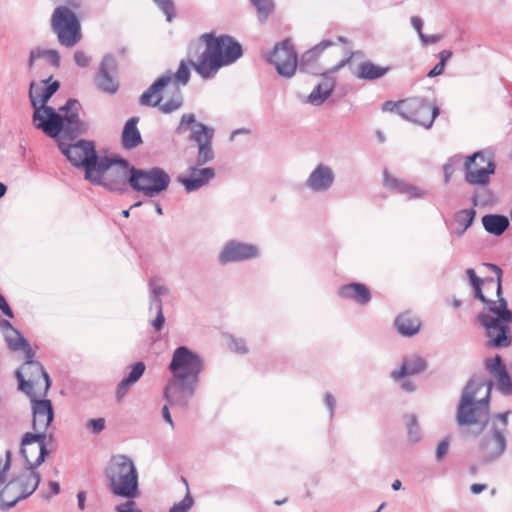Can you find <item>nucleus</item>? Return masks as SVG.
Returning <instances> with one entry per match:
<instances>
[{"label": "nucleus", "instance_id": "1", "mask_svg": "<svg viewBox=\"0 0 512 512\" xmlns=\"http://www.w3.org/2000/svg\"><path fill=\"white\" fill-rule=\"evenodd\" d=\"M495 278H479L474 269L466 271L469 282L474 290L475 298L483 302L490 313L477 316L478 322L485 329L488 343L495 348H506L512 343L508 323L512 322V312L507 303L500 297L502 270L494 264H486Z\"/></svg>", "mask_w": 512, "mask_h": 512}, {"label": "nucleus", "instance_id": "2", "mask_svg": "<svg viewBox=\"0 0 512 512\" xmlns=\"http://www.w3.org/2000/svg\"><path fill=\"white\" fill-rule=\"evenodd\" d=\"M52 74L40 81L39 84L32 82L29 89V98L34 107L33 123L37 129L42 130L49 137H56L61 132L67 136H78L85 132L86 125L80 121L77 112H70L76 108V101H68L61 110L64 115L56 113L52 107L46 106V102L59 89V82L49 83Z\"/></svg>", "mask_w": 512, "mask_h": 512}, {"label": "nucleus", "instance_id": "3", "mask_svg": "<svg viewBox=\"0 0 512 512\" xmlns=\"http://www.w3.org/2000/svg\"><path fill=\"white\" fill-rule=\"evenodd\" d=\"M241 45L229 35L204 33L188 47V56L198 55L195 71L204 79L212 78L220 68L234 63L242 56Z\"/></svg>", "mask_w": 512, "mask_h": 512}, {"label": "nucleus", "instance_id": "4", "mask_svg": "<svg viewBox=\"0 0 512 512\" xmlns=\"http://www.w3.org/2000/svg\"><path fill=\"white\" fill-rule=\"evenodd\" d=\"M169 369L173 379L165 388V399L170 405L186 407L203 370L202 359L187 347L181 346L174 351Z\"/></svg>", "mask_w": 512, "mask_h": 512}, {"label": "nucleus", "instance_id": "5", "mask_svg": "<svg viewBox=\"0 0 512 512\" xmlns=\"http://www.w3.org/2000/svg\"><path fill=\"white\" fill-rule=\"evenodd\" d=\"M491 383L471 381L465 387L457 410V423L460 426L481 425V431L488 417V400Z\"/></svg>", "mask_w": 512, "mask_h": 512}, {"label": "nucleus", "instance_id": "6", "mask_svg": "<svg viewBox=\"0 0 512 512\" xmlns=\"http://www.w3.org/2000/svg\"><path fill=\"white\" fill-rule=\"evenodd\" d=\"M107 478L113 494L127 498L139 495L138 473L131 458L125 455L114 456L107 469Z\"/></svg>", "mask_w": 512, "mask_h": 512}, {"label": "nucleus", "instance_id": "7", "mask_svg": "<svg viewBox=\"0 0 512 512\" xmlns=\"http://www.w3.org/2000/svg\"><path fill=\"white\" fill-rule=\"evenodd\" d=\"M134 167L124 160L100 159L94 169H88L87 180L101 184L110 190L121 191L130 185Z\"/></svg>", "mask_w": 512, "mask_h": 512}, {"label": "nucleus", "instance_id": "8", "mask_svg": "<svg viewBox=\"0 0 512 512\" xmlns=\"http://www.w3.org/2000/svg\"><path fill=\"white\" fill-rule=\"evenodd\" d=\"M509 412L501 413L483 426V439L479 445V457L484 463H490L499 458L506 447L504 432L507 429Z\"/></svg>", "mask_w": 512, "mask_h": 512}, {"label": "nucleus", "instance_id": "9", "mask_svg": "<svg viewBox=\"0 0 512 512\" xmlns=\"http://www.w3.org/2000/svg\"><path fill=\"white\" fill-rule=\"evenodd\" d=\"M19 389L30 398L46 395L50 379L43 366L34 357L25 358L23 365L16 371Z\"/></svg>", "mask_w": 512, "mask_h": 512}, {"label": "nucleus", "instance_id": "10", "mask_svg": "<svg viewBox=\"0 0 512 512\" xmlns=\"http://www.w3.org/2000/svg\"><path fill=\"white\" fill-rule=\"evenodd\" d=\"M51 28L60 45L71 48L82 39L81 24L70 8L57 6L51 15Z\"/></svg>", "mask_w": 512, "mask_h": 512}, {"label": "nucleus", "instance_id": "11", "mask_svg": "<svg viewBox=\"0 0 512 512\" xmlns=\"http://www.w3.org/2000/svg\"><path fill=\"white\" fill-rule=\"evenodd\" d=\"M169 183V175L160 168L150 170L134 168L130 177L132 189L148 197H154L165 191Z\"/></svg>", "mask_w": 512, "mask_h": 512}, {"label": "nucleus", "instance_id": "12", "mask_svg": "<svg viewBox=\"0 0 512 512\" xmlns=\"http://www.w3.org/2000/svg\"><path fill=\"white\" fill-rule=\"evenodd\" d=\"M172 83L171 75H163L154 82L140 97V104L143 106H159L163 113H171L179 109L182 105V97L180 91L173 93L171 99L161 104L163 100V91L170 87Z\"/></svg>", "mask_w": 512, "mask_h": 512}, {"label": "nucleus", "instance_id": "13", "mask_svg": "<svg viewBox=\"0 0 512 512\" xmlns=\"http://www.w3.org/2000/svg\"><path fill=\"white\" fill-rule=\"evenodd\" d=\"M464 166L465 181L471 185L485 186L495 173L493 156L485 151H478L468 156Z\"/></svg>", "mask_w": 512, "mask_h": 512}, {"label": "nucleus", "instance_id": "14", "mask_svg": "<svg viewBox=\"0 0 512 512\" xmlns=\"http://www.w3.org/2000/svg\"><path fill=\"white\" fill-rule=\"evenodd\" d=\"M65 137L74 139L76 136L71 137L63 133L62 138ZM59 149L74 166L83 167L85 169L86 179L88 169H94L99 162L95 147L91 142L81 140L75 144H67L61 139Z\"/></svg>", "mask_w": 512, "mask_h": 512}, {"label": "nucleus", "instance_id": "15", "mask_svg": "<svg viewBox=\"0 0 512 512\" xmlns=\"http://www.w3.org/2000/svg\"><path fill=\"white\" fill-rule=\"evenodd\" d=\"M52 440L44 435L28 432L21 442V454L25 458L27 468L35 469L41 465L47 455L46 445Z\"/></svg>", "mask_w": 512, "mask_h": 512}, {"label": "nucleus", "instance_id": "16", "mask_svg": "<svg viewBox=\"0 0 512 512\" xmlns=\"http://www.w3.org/2000/svg\"><path fill=\"white\" fill-rule=\"evenodd\" d=\"M269 61L275 66L277 72L284 77H291L297 69V54L289 40L275 45Z\"/></svg>", "mask_w": 512, "mask_h": 512}, {"label": "nucleus", "instance_id": "17", "mask_svg": "<svg viewBox=\"0 0 512 512\" xmlns=\"http://www.w3.org/2000/svg\"><path fill=\"white\" fill-rule=\"evenodd\" d=\"M31 408L33 414L32 433L44 435L49 437V440H53L51 422L54 417V411L51 401L47 399L31 398Z\"/></svg>", "mask_w": 512, "mask_h": 512}, {"label": "nucleus", "instance_id": "18", "mask_svg": "<svg viewBox=\"0 0 512 512\" xmlns=\"http://www.w3.org/2000/svg\"><path fill=\"white\" fill-rule=\"evenodd\" d=\"M214 131L202 123L192 127L190 139L198 145L197 163L203 165L214 158L212 138Z\"/></svg>", "mask_w": 512, "mask_h": 512}, {"label": "nucleus", "instance_id": "19", "mask_svg": "<svg viewBox=\"0 0 512 512\" xmlns=\"http://www.w3.org/2000/svg\"><path fill=\"white\" fill-rule=\"evenodd\" d=\"M259 250L256 246L247 243L231 241L227 243L219 255V260L223 264L230 262L244 261L256 258Z\"/></svg>", "mask_w": 512, "mask_h": 512}, {"label": "nucleus", "instance_id": "20", "mask_svg": "<svg viewBox=\"0 0 512 512\" xmlns=\"http://www.w3.org/2000/svg\"><path fill=\"white\" fill-rule=\"evenodd\" d=\"M215 176L213 168H195L191 167L188 170L187 176H180L179 182L183 184L188 192L199 189L206 185Z\"/></svg>", "mask_w": 512, "mask_h": 512}, {"label": "nucleus", "instance_id": "21", "mask_svg": "<svg viewBox=\"0 0 512 512\" xmlns=\"http://www.w3.org/2000/svg\"><path fill=\"white\" fill-rule=\"evenodd\" d=\"M115 61L110 55L105 56L99 69V73L96 77L97 87L106 93L114 94L118 90V83L109 74V70L114 68Z\"/></svg>", "mask_w": 512, "mask_h": 512}, {"label": "nucleus", "instance_id": "22", "mask_svg": "<svg viewBox=\"0 0 512 512\" xmlns=\"http://www.w3.org/2000/svg\"><path fill=\"white\" fill-rule=\"evenodd\" d=\"M485 365L489 373L496 379L499 389L504 393H511L510 375L502 363L501 357L496 355L494 358L487 359Z\"/></svg>", "mask_w": 512, "mask_h": 512}, {"label": "nucleus", "instance_id": "23", "mask_svg": "<svg viewBox=\"0 0 512 512\" xmlns=\"http://www.w3.org/2000/svg\"><path fill=\"white\" fill-rule=\"evenodd\" d=\"M485 365L489 373L496 379L499 389L504 393H511L510 375L502 363L501 357L496 355L494 358L487 359Z\"/></svg>", "mask_w": 512, "mask_h": 512}, {"label": "nucleus", "instance_id": "24", "mask_svg": "<svg viewBox=\"0 0 512 512\" xmlns=\"http://www.w3.org/2000/svg\"><path fill=\"white\" fill-rule=\"evenodd\" d=\"M52 67L57 69L60 66V55L57 50H33L30 53L29 68L34 67L44 68Z\"/></svg>", "mask_w": 512, "mask_h": 512}, {"label": "nucleus", "instance_id": "25", "mask_svg": "<svg viewBox=\"0 0 512 512\" xmlns=\"http://www.w3.org/2000/svg\"><path fill=\"white\" fill-rule=\"evenodd\" d=\"M341 298L352 300L360 305H366L371 300V292L362 283H350L342 286L339 290Z\"/></svg>", "mask_w": 512, "mask_h": 512}, {"label": "nucleus", "instance_id": "26", "mask_svg": "<svg viewBox=\"0 0 512 512\" xmlns=\"http://www.w3.org/2000/svg\"><path fill=\"white\" fill-rule=\"evenodd\" d=\"M327 48H333V53L342 52V58L339 60V62L333 66V68L330 69V72H335L338 69L345 66L352 58V53L343 46H337L332 41L324 40L320 42L318 45H316L314 48H312L309 51V54L312 57L320 56Z\"/></svg>", "mask_w": 512, "mask_h": 512}, {"label": "nucleus", "instance_id": "27", "mask_svg": "<svg viewBox=\"0 0 512 512\" xmlns=\"http://www.w3.org/2000/svg\"><path fill=\"white\" fill-rule=\"evenodd\" d=\"M13 483H17L19 490L23 497L26 498L31 495L40 483V475L35 469L26 468L16 478L12 479Z\"/></svg>", "mask_w": 512, "mask_h": 512}, {"label": "nucleus", "instance_id": "28", "mask_svg": "<svg viewBox=\"0 0 512 512\" xmlns=\"http://www.w3.org/2000/svg\"><path fill=\"white\" fill-rule=\"evenodd\" d=\"M4 338L11 351H22L24 358L35 357L31 346L18 330L10 329L9 332H5Z\"/></svg>", "mask_w": 512, "mask_h": 512}, {"label": "nucleus", "instance_id": "29", "mask_svg": "<svg viewBox=\"0 0 512 512\" xmlns=\"http://www.w3.org/2000/svg\"><path fill=\"white\" fill-rule=\"evenodd\" d=\"M395 326L401 335L413 336L419 332L421 322L410 311H405L396 318Z\"/></svg>", "mask_w": 512, "mask_h": 512}, {"label": "nucleus", "instance_id": "30", "mask_svg": "<svg viewBox=\"0 0 512 512\" xmlns=\"http://www.w3.org/2000/svg\"><path fill=\"white\" fill-rule=\"evenodd\" d=\"M333 173L330 168L319 165L310 175L308 186L314 190H325L333 182Z\"/></svg>", "mask_w": 512, "mask_h": 512}, {"label": "nucleus", "instance_id": "31", "mask_svg": "<svg viewBox=\"0 0 512 512\" xmlns=\"http://www.w3.org/2000/svg\"><path fill=\"white\" fill-rule=\"evenodd\" d=\"M425 361L418 356H411L406 358L399 370L392 372V378L399 380L406 376L416 375L424 370Z\"/></svg>", "mask_w": 512, "mask_h": 512}, {"label": "nucleus", "instance_id": "32", "mask_svg": "<svg viewBox=\"0 0 512 512\" xmlns=\"http://www.w3.org/2000/svg\"><path fill=\"white\" fill-rule=\"evenodd\" d=\"M417 109V114L413 115V122L425 128H430L435 117L439 114L438 107L421 99V107Z\"/></svg>", "mask_w": 512, "mask_h": 512}, {"label": "nucleus", "instance_id": "33", "mask_svg": "<svg viewBox=\"0 0 512 512\" xmlns=\"http://www.w3.org/2000/svg\"><path fill=\"white\" fill-rule=\"evenodd\" d=\"M138 118L133 117L129 119L122 132V145L126 149H132L138 146L141 142V135L137 128Z\"/></svg>", "mask_w": 512, "mask_h": 512}, {"label": "nucleus", "instance_id": "34", "mask_svg": "<svg viewBox=\"0 0 512 512\" xmlns=\"http://www.w3.org/2000/svg\"><path fill=\"white\" fill-rule=\"evenodd\" d=\"M387 71V67L376 65L372 61H365L358 65L355 76L359 79L375 80L383 77Z\"/></svg>", "mask_w": 512, "mask_h": 512}, {"label": "nucleus", "instance_id": "35", "mask_svg": "<svg viewBox=\"0 0 512 512\" xmlns=\"http://www.w3.org/2000/svg\"><path fill=\"white\" fill-rule=\"evenodd\" d=\"M21 499H24L23 494H21L17 483H13L12 480L0 491V505L3 508H10Z\"/></svg>", "mask_w": 512, "mask_h": 512}, {"label": "nucleus", "instance_id": "36", "mask_svg": "<svg viewBox=\"0 0 512 512\" xmlns=\"http://www.w3.org/2000/svg\"><path fill=\"white\" fill-rule=\"evenodd\" d=\"M482 223L484 228L494 235L502 234L509 225L508 219L501 215H485Z\"/></svg>", "mask_w": 512, "mask_h": 512}, {"label": "nucleus", "instance_id": "37", "mask_svg": "<svg viewBox=\"0 0 512 512\" xmlns=\"http://www.w3.org/2000/svg\"><path fill=\"white\" fill-rule=\"evenodd\" d=\"M474 218L475 211L473 209H464L457 212L454 217L455 232L462 235L470 227Z\"/></svg>", "mask_w": 512, "mask_h": 512}, {"label": "nucleus", "instance_id": "38", "mask_svg": "<svg viewBox=\"0 0 512 512\" xmlns=\"http://www.w3.org/2000/svg\"><path fill=\"white\" fill-rule=\"evenodd\" d=\"M167 75H170V73H168ZM171 76H172V83L170 84V86H172L175 90V93H177V91H179L178 85L184 86L189 82V79H190L189 63L182 60L179 64V67H178V70L176 71V73L171 74Z\"/></svg>", "mask_w": 512, "mask_h": 512}, {"label": "nucleus", "instance_id": "39", "mask_svg": "<svg viewBox=\"0 0 512 512\" xmlns=\"http://www.w3.org/2000/svg\"><path fill=\"white\" fill-rule=\"evenodd\" d=\"M332 85L329 83L319 84L309 95L311 103H322L331 93Z\"/></svg>", "mask_w": 512, "mask_h": 512}, {"label": "nucleus", "instance_id": "40", "mask_svg": "<svg viewBox=\"0 0 512 512\" xmlns=\"http://www.w3.org/2000/svg\"><path fill=\"white\" fill-rule=\"evenodd\" d=\"M11 467V453L9 450H0V487L7 481Z\"/></svg>", "mask_w": 512, "mask_h": 512}, {"label": "nucleus", "instance_id": "41", "mask_svg": "<svg viewBox=\"0 0 512 512\" xmlns=\"http://www.w3.org/2000/svg\"><path fill=\"white\" fill-rule=\"evenodd\" d=\"M251 2L255 6L261 21H265L274 10L271 0H251Z\"/></svg>", "mask_w": 512, "mask_h": 512}, {"label": "nucleus", "instance_id": "42", "mask_svg": "<svg viewBox=\"0 0 512 512\" xmlns=\"http://www.w3.org/2000/svg\"><path fill=\"white\" fill-rule=\"evenodd\" d=\"M421 107V98H410L405 99V104H403V113L402 117L406 120L413 122V115L417 114V108Z\"/></svg>", "mask_w": 512, "mask_h": 512}, {"label": "nucleus", "instance_id": "43", "mask_svg": "<svg viewBox=\"0 0 512 512\" xmlns=\"http://www.w3.org/2000/svg\"><path fill=\"white\" fill-rule=\"evenodd\" d=\"M452 51L450 50H442L438 57L440 59L439 63H437L427 74L428 77H436L441 75L444 72L446 62L451 58Z\"/></svg>", "mask_w": 512, "mask_h": 512}, {"label": "nucleus", "instance_id": "44", "mask_svg": "<svg viewBox=\"0 0 512 512\" xmlns=\"http://www.w3.org/2000/svg\"><path fill=\"white\" fill-rule=\"evenodd\" d=\"M194 504V499L190 495L189 490L187 489V493L185 497L177 504H175L170 512H188Z\"/></svg>", "mask_w": 512, "mask_h": 512}, {"label": "nucleus", "instance_id": "45", "mask_svg": "<svg viewBox=\"0 0 512 512\" xmlns=\"http://www.w3.org/2000/svg\"><path fill=\"white\" fill-rule=\"evenodd\" d=\"M399 193L404 194L408 199H415L423 196V191L420 188L406 182L401 186Z\"/></svg>", "mask_w": 512, "mask_h": 512}, {"label": "nucleus", "instance_id": "46", "mask_svg": "<svg viewBox=\"0 0 512 512\" xmlns=\"http://www.w3.org/2000/svg\"><path fill=\"white\" fill-rule=\"evenodd\" d=\"M403 183H404V181L393 177L392 175H390V173L387 170L384 171L383 184L386 188H388L390 190H394L399 193Z\"/></svg>", "mask_w": 512, "mask_h": 512}, {"label": "nucleus", "instance_id": "47", "mask_svg": "<svg viewBox=\"0 0 512 512\" xmlns=\"http://www.w3.org/2000/svg\"><path fill=\"white\" fill-rule=\"evenodd\" d=\"M145 364L143 362H137L132 366L129 375L126 377L131 384L136 383L144 374Z\"/></svg>", "mask_w": 512, "mask_h": 512}, {"label": "nucleus", "instance_id": "48", "mask_svg": "<svg viewBox=\"0 0 512 512\" xmlns=\"http://www.w3.org/2000/svg\"><path fill=\"white\" fill-rule=\"evenodd\" d=\"M197 124L195 121V116L193 114H184L181 117L180 123L177 127V133H183L188 129L192 130V127Z\"/></svg>", "mask_w": 512, "mask_h": 512}, {"label": "nucleus", "instance_id": "49", "mask_svg": "<svg viewBox=\"0 0 512 512\" xmlns=\"http://www.w3.org/2000/svg\"><path fill=\"white\" fill-rule=\"evenodd\" d=\"M403 104H405V100L386 101L382 105V111L383 112H397L402 117Z\"/></svg>", "mask_w": 512, "mask_h": 512}, {"label": "nucleus", "instance_id": "50", "mask_svg": "<svg viewBox=\"0 0 512 512\" xmlns=\"http://www.w3.org/2000/svg\"><path fill=\"white\" fill-rule=\"evenodd\" d=\"M156 306V310H157V316L156 318L151 322L152 326L154 327V329L156 331H160L163 326H164V323H165V317L163 315V312H162V305H161V301L158 300L155 304Z\"/></svg>", "mask_w": 512, "mask_h": 512}, {"label": "nucleus", "instance_id": "51", "mask_svg": "<svg viewBox=\"0 0 512 512\" xmlns=\"http://www.w3.org/2000/svg\"><path fill=\"white\" fill-rule=\"evenodd\" d=\"M131 385L132 384L128 381L126 377L122 379V381L118 384L116 389V397L118 400H121L126 395Z\"/></svg>", "mask_w": 512, "mask_h": 512}, {"label": "nucleus", "instance_id": "52", "mask_svg": "<svg viewBox=\"0 0 512 512\" xmlns=\"http://www.w3.org/2000/svg\"><path fill=\"white\" fill-rule=\"evenodd\" d=\"M87 426L96 434L100 433L105 428V419L97 418L91 419Z\"/></svg>", "mask_w": 512, "mask_h": 512}, {"label": "nucleus", "instance_id": "53", "mask_svg": "<svg viewBox=\"0 0 512 512\" xmlns=\"http://www.w3.org/2000/svg\"><path fill=\"white\" fill-rule=\"evenodd\" d=\"M61 4L59 6H66L70 8L74 13L77 14V11L82 7L84 0H60Z\"/></svg>", "mask_w": 512, "mask_h": 512}, {"label": "nucleus", "instance_id": "54", "mask_svg": "<svg viewBox=\"0 0 512 512\" xmlns=\"http://www.w3.org/2000/svg\"><path fill=\"white\" fill-rule=\"evenodd\" d=\"M165 13L167 20L170 21L174 16V4L171 0H166L162 5L159 6Z\"/></svg>", "mask_w": 512, "mask_h": 512}, {"label": "nucleus", "instance_id": "55", "mask_svg": "<svg viewBox=\"0 0 512 512\" xmlns=\"http://www.w3.org/2000/svg\"><path fill=\"white\" fill-rule=\"evenodd\" d=\"M135 502L134 501H127L121 505H118L116 507L117 512H141L140 510L135 508Z\"/></svg>", "mask_w": 512, "mask_h": 512}, {"label": "nucleus", "instance_id": "56", "mask_svg": "<svg viewBox=\"0 0 512 512\" xmlns=\"http://www.w3.org/2000/svg\"><path fill=\"white\" fill-rule=\"evenodd\" d=\"M74 60L80 67H85L89 63V57L83 51L75 52Z\"/></svg>", "mask_w": 512, "mask_h": 512}, {"label": "nucleus", "instance_id": "57", "mask_svg": "<svg viewBox=\"0 0 512 512\" xmlns=\"http://www.w3.org/2000/svg\"><path fill=\"white\" fill-rule=\"evenodd\" d=\"M444 171V180L445 183H448L454 173V161L451 159L448 163L443 166Z\"/></svg>", "mask_w": 512, "mask_h": 512}, {"label": "nucleus", "instance_id": "58", "mask_svg": "<svg viewBox=\"0 0 512 512\" xmlns=\"http://www.w3.org/2000/svg\"><path fill=\"white\" fill-rule=\"evenodd\" d=\"M449 449V442L447 440H443L439 443L437 449H436V456L438 459L443 458Z\"/></svg>", "mask_w": 512, "mask_h": 512}, {"label": "nucleus", "instance_id": "59", "mask_svg": "<svg viewBox=\"0 0 512 512\" xmlns=\"http://www.w3.org/2000/svg\"><path fill=\"white\" fill-rule=\"evenodd\" d=\"M0 310L9 318H13L14 314L6 302L5 298L0 294Z\"/></svg>", "mask_w": 512, "mask_h": 512}, {"label": "nucleus", "instance_id": "60", "mask_svg": "<svg viewBox=\"0 0 512 512\" xmlns=\"http://www.w3.org/2000/svg\"><path fill=\"white\" fill-rule=\"evenodd\" d=\"M420 38L424 43H435L440 40L439 35L426 36L423 33H420Z\"/></svg>", "mask_w": 512, "mask_h": 512}, {"label": "nucleus", "instance_id": "61", "mask_svg": "<svg viewBox=\"0 0 512 512\" xmlns=\"http://www.w3.org/2000/svg\"><path fill=\"white\" fill-rule=\"evenodd\" d=\"M162 415H163V418L165 419V421L171 426L173 427V420L171 418V414L169 412V408L167 405H165L162 409Z\"/></svg>", "mask_w": 512, "mask_h": 512}, {"label": "nucleus", "instance_id": "62", "mask_svg": "<svg viewBox=\"0 0 512 512\" xmlns=\"http://www.w3.org/2000/svg\"><path fill=\"white\" fill-rule=\"evenodd\" d=\"M411 24L415 28V30L418 32V34L420 35V33H422V21H421V19L418 18V17H412L411 18Z\"/></svg>", "mask_w": 512, "mask_h": 512}, {"label": "nucleus", "instance_id": "63", "mask_svg": "<svg viewBox=\"0 0 512 512\" xmlns=\"http://www.w3.org/2000/svg\"><path fill=\"white\" fill-rule=\"evenodd\" d=\"M486 489V485L485 484H473L471 487H470V490L473 494H479L481 493L482 491H484Z\"/></svg>", "mask_w": 512, "mask_h": 512}, {"label": "nucleus", "instance_id": "64", "mask_svg": "<svg viewBox=\"0 0 512 512\" xmlns=\"http://www.w3.org/2000/svg\"><path fill=\"white\" fill-rule=\"evenodd\" d=\"M0 326H1V328L3 329L4 333H5V332H9V331H10V329H15V328L12 326V324H11L9 321H7V320H1V321H0Z\"/></svg>", "mask_w": 512, "mask_h": 512}]
</instances>
